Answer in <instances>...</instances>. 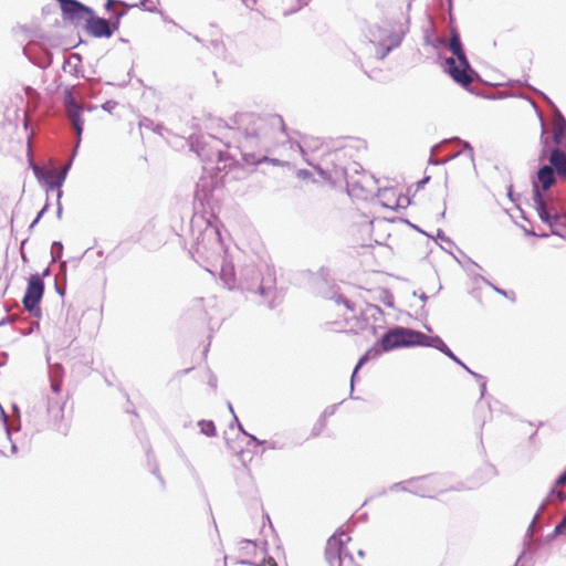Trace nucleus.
Wrapping results in <instances>:
<instances>
[{
	"instance_id": "nucleus-7",
	"label": "nucleus",
	"mask_w": 566,
	"mask_h": 566,
	"mask_svg": "<svg viewBox=\"0 0 566 566\" xmlns=\"http://www.w3.org/2000/svg\"><path fill=\"white\" fill-rule=\"evenodd\" d=\"M265 126L266 123L263 119L251 117L248 127H245L244 129L243 138L240 140L239 148L241 150L243 159L248 164H255L260 163L262 159H265L264 156L262 158H256L254 155H251L248 151L250 147V142L252 139H258L263 134Z\"/></svg>"
},
{
	"instance_id": "nucleus-11",
	"label": "nucleus",
	"mask_w": 566,
	"mask_h": 566,
	"mask_svg": "<svg viewBox=\"0 0 566 566\" xmlns=\"http://www.w3.org/2000/svg\"><path fill=\"white\" fill-rule=\"evenodd\" d=\"M65 109L73 128L76 132L77 144L81 142L84 122L82 119L83 107L78 105L71 92L65 93L64 97Z\"/></svg>"
},
{
	"instance_id": "nucleus-15",
	"label": "nucleus",
	"mask_w": 566,
	"mask_h": 566,
	"mask_svg": "<svg viewBox=\"0 0 566 566\" xmlns=\"http://www.w3.org/2000/svg\"><path fill=\"white\" fill-rule=\"evenodd\" d=\"M317 169L322 177L333 185L340 181L346 174V169L340 165H336L333 168H329L327 160L323 161L322 166H319Z\"/></svg>"
},
{
	"instance_id": "nucleus-24",
	"label": "nucleus",
	"mask_w": 566,
	"mask_h": 566,
	"mask_svg": "<svg viewBox=\"0 0 566 566\" xmlns=\"http://www.w3.org/2000/svg\"><path fill=\"white\" fill-rule=\"evenodd\" d=\"M474 377H476L480 380V388H481V397H484L485 390H486V381L484 378L480 375H476L472 371H470Z\"/></svg>"
},
{
	"instance_id": "nucleus-9",
	"label": "nucleus",
	"mask_w": 566,
	"mask_h": 566,
	"mask_svg": "<svg viewBox=\"0 0 566 566\" xmlns=\"http://www.w3.org/2000/svg\"><path fill=\"white\" fill-rule=\"evenodd\" d=\"M44 282L40 274H32L28 280V286L22 303L27 311L34 312L39 310V304L43 297Z\"/></svg>"
},
{
	"instance_id": "nucleus-14",
	"label": "nucleus",
	"mask_w": 566,
	"mask_h": 566,
	"mask_svg": "<svg viewBox=\"0 0 566 566\" xmlns=\"http://www.w3.org/2000/svg\"><path fill=\"white\" fill-rule=\"evenodd\" d=\"M548 161L560 179H566V149L555 148L548 156Z\"/></svg>"
},
{
	"instance_id": "nucleus-27",
	"label": "nucleus",
	"mask_w": 566,
	"mask_h": 566,
	"mask_svg": "<svg viewBox=\"0 0 566 566\" xmlns=\"http://www.w3.org/2000/svg\"><path fill=\"white\" fill-rule=\"evenodd\" d=\"M247 437L250 439V442L254 443L255 446H259V447L263 446V440H260L255 436L248 433Z\"/></svg>"
},
{
	"instance_id": "nucleus-19",
	"label": "nucleus",
	"mask_w": 566,
	"mask_h": 566,
	"mask_svg": "<svg viewBox=\"0 0 566 566\" xmlns=\"http://www.w3.org/2000/svg\"><path fill=\"white\" fill-rule=\"evenodd\" d=\"M200 432L207 437H214L217 434L216 426L212 420H200L198 421Z\"/></svg>"
},
{
	"instance_id": "nucleus-10",
	"label": "nucleus",
	"mask_w": 566,
	"mask_h": 566,
	"mask_svg": "<svg viewBox=\"0 0 566 566\" xmlns=\"http://www.w3.org/2000/svg\"><path fill=\"white\" fill-rule=\"evenodd\" d=\"M446 71L454 82L464 87H468L473 82L474 72L468 61L464 64L462 61L458 60L457 62L453 57H448L446 60Z\"/></svg>"
},
{
	"instance_id": "nucleus-30",
	"label": "nucleus",
	"mask_w": 566,
	"mask_h": 566,
	"mask_svg": "<svg viewBox=\"0 0 566 566\" xmlns=\"http://www.w3.org/2000/svg\"><path fill=\"white\" fill-rule=\"evenodd\" d=\"M544 506H545V504H542V505H541V507H539L538 512L536 513V515H535V516H534V518H533V522H532V524H531L530 528L533 526V524H534V523L536 522V520L539 517V514L543 512Z\"/></svg>"
},
{
	"instance_id": "nucleus-22",
	"label": "nucleus",
	"mask_w": 566,
	"mask_h": 566,
	"mask_svg": "<svg viewBox=\"0 0 566 566\" xmlns=\"http://www.w3.org/2000/svg\"><path fill=\"white\" fill-rule=\"evenodd\" d=\"M4 426V430H6V436H7V439L10 441V450H11V454H15L17 451H18V448H17V444L15 442L12 440L11 438V430L10 428L8 427V423L3 424Z\"/></svg>"
},
{
	"instance_id": "nucleus-21",
	"label": "nucleus",
	"mask_w": 566,
	"mask_h": 566,
	"mask_svg": "<svg viewBox=\"0 0 566 566\" xmlns=\"http://www.w3.org/2000/svg\"><path fill=\"white\" fill-rule=\"evenodd\" d=\"M565 499H566V494L563 491H558L556 489H553L548 496L549 502H556V503H562L565 501Z\"/></svg>"
},
{
	"instance_id": "nucleus-29",
	"label": "nucleus",
	"mask_w": 566,
	"mask_h": 566,
	"mask_svg": "<svg viewBox=\"0 0 566 566\" xmlns=\"http://www.w3.org/2000/svg\"><path fill=\"white\" fill-rule=\"evenodd\" d=\"M208 384H209V386L212 389H216L217 388V378H216V376L211 375L209 380H208Z\"/></svg>"
},
{
	"instance_id": "nucleus-6",
	"label": "nucleus",
	"mask_w": 566,
	"mask_h": 566,
	"mask_svg": "<svg viewBox=\"0 0 566 566\" xmlns=\"http://www.w3.org/2000/svg\"><path fill=\"white\" fill-rule=\"evenodd\" d=\"M247 281H250L247 284L249 291L265 296L274 290L276 279L274 272L269 268L263 271L250 269L247 271Z\"/></svg>"
},
{
	"instance_id": "nucleus-16",
	"label": "nucleus",
	"mask_w": 566,
	"mask_h": 566,
	"mask_svg": "<svg viewBox=\"0 0 566 566\" xmlns=\"http://www.w3.org/2000/svg\"><path fill=\"white\" fill-rule=\"evenodd\" d=\"M553 139L557 148L566 149V120L559 117L553 123Z\"/></svg>"
},
{
	"instance_id": "nucleus-28",
	"label": "nucleus",
	"mask_w": 566,
	"mask_h": 566,
	"mask_svg": "<svg viewBox=\"0 0 566 566\" xmlns=\"http://www.w3.org/2000/svg\"><path fill=\"white\" fill-rule=\"evenodd\" d=\"M258 566H277V564L274 560V558L269 557L266 559H263V562L260 565H258Z\"/></svg>"
},
{
	"instance_id": "nucleus-32",
	"label": "nucleus",
	"mask_w": 566,
	"mask_h": 566,
	"mask_svg": "<svg viewBox=\"0 0 566 566\" xmlns=\"http://www.w3.org/2000/svg\"><path fill=\"white\" fill-rule=\"evenodd\" d=\"M429 179H430V177H426V178H423L421 181H419V182L417 184V188L419 189L422 185H424L426 182H428V181H429Z\"/></svg>"
},
{
	"instance_id": "nucleus-2",
	"label": "nucleus",
	"mask_w": 566,
	"mask_h": 566,
	"mask_svg": "<svg viewBox=\"0 0 566 566\" xmlns=\"http://www.w3.org/2000/svg\"><path fill=\"white\" fill-rule=\"evenodd\" d=\"M61 356H48L49 376L52 396L48 397V415L56 430L66 433L67 427L62 423L65 402L59 397L64 368L60 361Z\"/></svg>"
},
{
	"instance_id": "nucleus-33",
	"label": "nucleus",
	"mask_w": 566,
	"mask_h": 566,
	"mask_svg": "<svg viewBox=\"0 0 566 566\" xmlns=\"http://www.w3.org/2000/svg\"><path fill=\"white\" fill-rule=\"evenodd\" d=\"M323 428V423H319V428H317L316 426L313 428V434L316 436L319 433V431L322 430Z\"/></svg>"
},
{
	"instance_id": "nucleus-35",
	"label": "nucleus",
	"mask_w": 566,
	"mask_h": 566,
	"mask_svg": "<svg viewBox=\"0 0 566 566\" xmlns=\"http://www.w3.org/2000/svg\"><path fill=\"white\" fill-rule=\"evenodd\" d=\"M228 410L231 412V415L234 417L235 413H234V410H233V407H232V403L231 402H228Z\"/></svg>"
},
{
	"instance_id": "nucleus-12",
	"label": "nucleus",
	"mask_w": 566,
	"mask_h": 566,
	"mask_svg": "<svg viewBox=\"0 0 566 566\" xmlns=\"http://www.w3.org/2000/svg\"><path fill=\"white\" fill-rule=\"evenodd\" d=\"M84 24L86 31L95 38H109L113 34L109 22L106 19L95 17L94 11Z\"/></svg>"
},
{
	"instance_id": "nucleus-37",
	"label": "nucleus",
	"mask_w": 566,
	"mask_h": 566,
	"mask_svg": "<svg viewBox=\"0 0 566 566\" xmlns=\"http://www.w3.org/2000/svg\"><path fill=\"white\" fill-rule=\"evenodd\" d=\"M358 555H359L360 557H364V556H365L364 551H361V549H360V551H358Z\"/></svg>"
},
{
	"instance_id": "nucleus-13",
	"label": "nucleus",
	"mask_w": 566,
	"mask_h": 566,
	"mask_svg": "<svg viewBox=\"0 0 566 566\" xmlns=\"http://www.w3.org/2000/svg\"><path fill=\"white\" fill-rule=\"evenodd\" d=\"M381 31L384 33H389L386 38L381 36V40H384V43L387 45L388 49H391L394 46H397L401 42L407 31V28L406 23L401 22L396 23L392 27H390L388 22H384Z\"/></svg>"
},
{
	"instance_id": "nucleus-20",
	"label": "nucleus",
	"mask_w": 566,
	"mask_h": 566,
	"mask_svg": "<svg viewBox=\"0 0 566 566\" xmlns=\"http://www.w3.org/2000/svg\"><path fill=\"white\" fill-rule=\"evenodd\" d=\"M369 357L370 356H361L360 359L358 360V363L356 364V366L354 368V371L352 374V378H350V388H352V390L354 389V384L356 381V377H357L358 370L367 363Z\"/></svg>"
},
{
	"instance_id": "nucleus-38",
	"label": "nucleus",
	"mask_w": 566,
	"mask_h": 566,
	"mask_svg": "<svg viewBox=\"0 0 566 566\" xmlns=\"http://www.w3.org/2000/svg\"><path fill=\"white\" fill-rule=\"evenodd\" d=\"M245 544L251 545L253 544L252 541H244Z\"/></svg>"
},
{
	"instance_id": "nucleus-23",
	"label": "nucleus",
	"mask_w": 566,
	"mask_h": 566,
	"mask_svg": "<svg viewBox=\"0 0 566 566\" xmlns=\"http://www.w3.org/2000/svg\"><path fill=\"white\" fill-rule=\"evenodd\" d=\"M555 535H566V513L563 520L555 526Z\"/></svg>"
},
{
	"instance_id": "nucleus-3",
	"label": "nucleus",
	"mask_w": 566,
	"mask_h": 566,
	"mask_svg": "<svg viewBox=\"0 0 566 566\" xmlns=\"http://www.w3.org/2000/svg\"><path fill=\"white\" fill-rule=\"evenodd\" d=\"M556 181L555 171L552 166L545 165L537 172V182L534 184V208L539 217V219L553 227L558 221V211L549 205L543 197L539 187L542 190H548Z\"/></svg>"
},
{
	"instance_id": "nucleus-31",
	"label": "nucleus",
	"mask_w": 566,
	"mask_h": 566,
	"mask_svg": "<svg viewBox=\"0 0 566 566\" xmlns=\"http://www.w3.org/2000/svg\"><path fill=\"white\" fill-rule=\"evenodd\" d=\"M151 472H153V474H155V475L159 479L160 483H161V484H164L163 478L159 475V469H158V467H155V468L151 470Z\"/></svg>"
},
{
	"instance_id": "nucleus-26",
	"label": "nucleus",
	"mask_w": 566,
	"mask_h": 566,
	"mask_svg": "<svg viewBox=\"0 0 566 566\" xmlns=\"http://www.w3.org/2000/svg\"><path fill=\"white\" fill-rule=\"evenodd\" d=\"M234 423H235V426L238 427V429H239V430H240L244 436H247V434L249 433V432H247V431L243 429V427H242V424H241V422L239 421V419H238V417H237V416H234V418H233V423H231V424H230V428H232Z\"/></svg>"
},
{
	"instance_id": "nucleus-34",
	"label": "nucleus",
	"mask_w": 566,
	"mask_h": 566,
	"mask_svg": "<svg viewBox=\"0 0 566 566\" xmlns=\"http://www.w3.org/2000/svg\"><path fill=\"white\" fill-rule=\"evenodd\" d=\"M114 2H115L114 0H108V1L106 2V4H105V8H106L107 10H109V9L113 7Z\"/></svg>"
},
{
	"instance_id": "nucleus-4",
	"label": "nucleus",
	"mask_w": 566,
	"mask_h": 566,
	"mask_svg": "<svg viewBox=\"0 0 566 566\" xmlns=\"http://www.w3.org/2000/svg\"><path fill=\"white\" fill-rule=\"evenodd\" d=\"M350 541L344 532L332 535L325 547V559L329 566H345L354 563L353 556L347 552L346 543Z\"/></svg>"
},
{
	"instance_id": "nucleus-17",
	"label": "nucleus",
	"mask_w": 566,
	"mask_h": 566,
	"mask_svg": "<svg viewBox=\"0 0 566 566\" xmlns=\"http://www.w3.org/2000/svg\"><path fill=\"white\" fill-rule=\"evenodd\" d=\"M449 49L452 51V53L457 56V59L459 61H462V63L467 64V56H465L464 51L462 49L460 36L455 32H453L451 38H450Z\"/></svg>"
},
{
	"instance_id": "nucleus-8",
	"label": "nucleus",
	"mask_w": 566,
	"mask_h": 566,
	"mask_svg": "<svg viewBox=\"0 0 566 566\" xmlns=\"http://www.w3.org/2000/svg\"><path fill=\"white\" fill-rule=\"evenodd\" d=\"M60 3L63 19L74 24L85 23L91 17L92 9L77 0H56Z\"/></svg>"
},
{
	"instance_id": "nucleus-36",
	"label": "nucleus",
	"mask_w": 566,
	"mask_h": 566,
	"mask_svg": "<svg viewBox=\"0 0 566 566\" xmlns=\"http://www.w3.org/2000/svg\"><path fill=\"white\" fill-rule=\"evenodd\" d=\"M449 357L452 358L455 363H460L455 355H452V356H449Z\"/></svg>"
},
{
	"instance_id": "nucleus-25",
	"label": "nucleus",
	"mask_w": 566,
	"mask_h": 566,
	"mask_svg": "<svg viewBox=\"0 0 566 566\" xmlns=\"http://www.w3.org/2000/svg\"><path fill=\"white\" fill-rule=\"evenodd\" d=\"M566 484V470L556 479L555 486H563Z\"/></svg>"
},
{
	"instance_id": "nucleus-1",
	"label": "nucleus",
	"mask_w": 566,
	"mask_h": 566,
	"mask_svg": "<svg viewBox=\"0 0 566 566\" xmlns=\"http://www.w3.org/2000/svg\"><path fill=\"white\" fill-rule=\"evenodd\" d=\"M378 345L385 352L405 347L424 346L434 348L443 354H452L438 336L427 335L402 326H395L386 331L379 338Z\"/></svg>"
},
{
	"instance_id": "nucleus-5",
	"label": "nucleus",
	"mask_w": 566,
	"mask_h": 566,
	"mask_svg": "<svg viewBox=\"0 0 566 566\" xmlns=\"http://www.w3.org/2000/svg\"><path fill=\"white\" fill-rule=\"evenodd\" d=\"M440 481L441 478L436 475L418 478L396 483L391 486V490L408 491L420 496L432 497L441 491Z\"/></svg>"
},
{
	"instance_id": "nucleus-18",
	"label": "nucleus",
	"mask_w": 566,
	"mask_h": 566,
	"mask_svg": "<svg viewBox=\"0 0 566 566\" xmlns=\"http://www.w3.org/2000/svg\"><path fill=\"white\" fill-rule=\"evenodd\" d=\"M287 447V441L282 436H274L269 440H263L262 452L268 450H284Z\"/></svg>"
}]
</instances>
